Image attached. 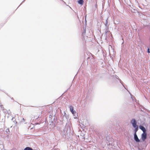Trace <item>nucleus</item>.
Instances as JSON below:
<instances>
[{
  "instance_id": "f257e3e1",
  "label": "nucleus",
  "mask_w": 150,
  "mask_h": 150,
  "mask_svg": "<svg viewBox=\"0 0 150 150\" xmlns=\"http://www.w3.org/2000/svg\"><path fill=\"white\" fill-rule=\"evenodd\" d=\"M130 122L132 124V126L134 128H135L137 127V122L135 119H132L131 120Z\"/></svg>"
},
{
  "instance_id": "f03ea898",
  "label": "nucleus",
  "mask_w": 150,
  "mask_h": 150,
  "mask_svg": "<svg viewBox=\"0 0 150 150\" xmlns=\"http://www.w3.org/2000/svg\"><path fill=\"white\" fill-rule=\"evenodd\" d=\"M147 138V133L146 132L143 133L141 135V138L142 140L143 141H144Z\"/></svg>"
},
{
  "instance_id": "7ed1b4c3",
  "label": "nucleus",
  "mask_w": 150,
  "mask_h": 150,
  "mask_svg": "<svg viewBox=\"0 0 150 150\" xmlns=\"http://www.w3.org/2000/svg\"><path fill=\"white\" fill-rule=\"evenodd\" d=\"M134 139L135 141L137 142H139L140 140L139 139L136 133H134Z\"/></svg>"
},
{
  "instance_id": "20e7f679",
  "label": "nucleus",
  "mask_w": 150,
  "mask_h": 150,
  "mask_svg": "<svg viewBox=\"0 0 150 150\" xmlns=\"http://www.w3.org/2000/svg\"><path fill=\"white\" fill-rule=\"evenodd\" d=\"M139 129H141L143 132V133L146 132V130L145 128L142 125H140L139 126Z\"/></svg>"
},
{
  "instance_id": "39448f33",
  "label": "nucleus",
  "mask_w": 150,
  "mask_h": 150,
  "mask_svg": "<svg viewBox=\"0 0 150 150\" xmlns=\"http://www.w3.org/2000/svg\"><path fill=\"white\" fill-rule=\"evenodd\" d=\"M78 3L79 4L82 5L83 3V0H79Z\"/></svg>"
},
{
  "instance_id": "423d86ee",
  "label": "nucleus",
  "mask_w": 150,
  "mask_h": 150,
  "mask_svg": "<svg viewBox=\"0 0 150 150\" xmlns=\"http://www.w3.org/2000/svg\"><path fill=\"white\" fill-rule=\"evenodd\" d=\"M23 150H33V149L30 147H27L25 148Z\"/></svg>"
},
{
  "instance_id": "0eeeda50",
  "label": "nucleus",
  "mask_w": 150,
  "mask_h": 150,
  "mask_svg": "<svg viewBox=\"0 0 150 150\" xmlns=\"http://www.w3.org/2000/svg\"><path fill=\"white\" fill-rule=\"evenodd\" d=\"M69 108L71 112H72L73 111H74L73 107L71 105L70 106H69Z\"/></svg>"
},
{
  "instance_id": "6e6552de",
  "label": "nucleus",
  "mask_w": 150,
  "mask_h": 150,
  "mask_svg": "<svg viewBox=\"0 0 150 150\" xmlns=\"http://www.w3.org/2000/svg\"><path fill=\"white\" fill-rule=\"evenodd\" d=\"M105 25V28H108L109 25H108V23L107 19L106 20Z\"/></svg>"
},
{
  "instance_id": "1a4fd4ad",
  "label": "nucleus",
  "mask_w": 150,
  "mask_h": 150,
  "mask_svg": "<svg viewBox=\"0 0 150 150\" xmlns=\"http://www.w3.org/2000/svg\"><path fill=\"white\" fill-rule=\"evenodd\" d=\"M116 78L117 79H118L119 80V81H120V83H121L122 84V85L124 86V88H125V87L124 86V85H123V83H122L121 80L120 79H119V77L117 76H116Z\"/></svg>"
},
{
  "instance_id": "9d476101",
  "label": "nucleus",
  "mask_w": 150,
  "mask_h": 150,
  "mask_svg": "<svg viewBox=\"0 0 150 150\" xmlns=\"http://www.w3.org/2000/svg\"><path fill=\"white\" fill-rule=\"evenodd\" d=\"M108 32V28H105V33L106 34Z\"/></svg>"
},
{
  "instance_id": "9b49d317",
  "label": "nucleus",
  "mask_w": 150,
  "mask_h": 150,
  "mask_svg": "<svg viewBox=\"0 0 150 150\" xmlns=\"http://www.w3.org/2000/svg\"><path fill=\"white\" fill-rule=\"evenodd\" d=\"M5 132H6V134L9 133L10 132L9 129L8 128L6 130Z\"/></svg>"
},
{
  "instance_id": "f8f14e48",
  "label": "nucleus",
  "mask_w": 150,
  "mask_h": 150,
  "mask_svg": "<svg viewBox=\"0 0 150 150\" xmlns=\"http://www.w3.org/2000/svg\"><path fill=\"white\" fill-rule=\"evenodd\" d=\"M69 126V125H67V123H66V125L65 126V131H66V132H68V129H67V130H66V128L68 127Z\"/></svg>"
},
{
  "instance_id": "ddd939ff",
  "label": "nucleus",
  "mask_w": 150,
  "mask_h": 150,
  "mask_svg": "<svg viewBox=\"0 0 150 150\" xmlns=\"http://www.w3.org/2000/svg\"><path fill=\"white\" fill-rule=\"evenodd\" d=\"M134 128H135V129L134 133H136V132H137L138 130V127L137 126L136 127Z\"/></svg>"
},
{
  "instance_id": "4468645a",
  "label": "nucleus",
  "mask_w": 150,
  "mask_h": 150,
  "mask_svg": "<svg viewBox=\"0 0 150 150\" xmlns=\"http://www.w3.org/2000/svg\"><path fill=\"white\" fill-rule=\"evenodd\" d=\"M86 29H83V33H82V35H83L85 33H86Z\"/></svg>"
},
{
  "instance_id": "2eb2a0df",
  "label": "nucleus",
  "mask_w": 150,
  "mask_h": 150,
  "mask_svg": "<svg viewBox=\"0 0 150 150\" xmlns=\"http://www.w3.org/2000/svg\"><path fill=\"white\" fill-rule=\"evenodd\" d=\"M71 112L73 115H74L75 113H76V112L75 111H73Z\"/></svg>"
},
{
  "instance_id": "dca6fc26",
  "label": "nucleus",
  "mask_w": 150,
  "mask_h": 150,
  "mask_svg": "<svg viewBox=\"0 0 150 150\" xmlns=\"http://www.w3.org/2000/svg\"><path fill=\"white\" fill-rule=\"evenodd\" d=\"M147 52L148 53H150V49H149V48H148V49Z\"/></svg>"
},
{
  "instance_id": "f3484780",
  "label": "nucleus",
  "mask_w": 150,
  "mask_h": 150,
  "mask_svg": "<svg viewBox=\"0 0 150 150\" xmlns=\"http://www.w3.org/2000/svg\"><path fill=\"white\" fill-rule=\"evenodd\" d=\"M67 116L66 115H64L63 116V117H65V118H66V119L67 120Z\"/></svg>"
},
{
  "instance_id": "a211bd4d",
  "label": "nucleus",
  "mask_w": 150,
  "mask_h": 150,
  "mask_svg": "<svg viewBox=\"0 0 150 150\" xmlns=\"http://www.w3.org/2000/svg\"><path fill=\"white\" fill-rule=\"evenodd\" d=\"M22 120H23L24 121H25V120L23 118Z\"/></svg>"
},
{
  "instance_id": "6ab92c4d",
  "label": "nucleus",
  "mask_w": 150,
  "mask_h": 150,
  "mask_svg": "<svg viewBox=\"0 0 150 150\" xmlns=\"http://www.w3.org/2000/svg\"><path fill=\"white\" fill-rule=\"evenodd\" d=\"M69 129H70V125L69 126Z\"/></svg>"
},
{
  "instance_id": "aec40b11",
  "label": "nucleus",
  "mask_w": 150,
  "mask_h": 150,
  "mask_svg": "<svg viewBox=\"0 0 150 150\" xmlns=\"http://www.w3.org/2000/svg\"><path fill=\"white\" fill-rule=\"evenodd\" d=\"M25 0H24V1H23V2Z\"/></svg>"
}]
</instances>
